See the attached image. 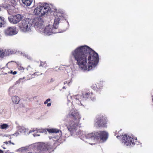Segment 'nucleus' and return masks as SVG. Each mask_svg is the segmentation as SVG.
<instances>
[{
    "label": "nucleus",
    "mask_w": 153,
    "mask_h": 153,
    "mask_svg": "<svg viewBox=\"0 0 153 153\" xmlns=\"http://www.w3.org/2000/svg\"><path fill=\"white\" fill-rule=\"evenodd\" d=\"M71 53L79 69L83 71L94 70L99 61L98 53L85 45L77 47Z\"/></svg>",
    "instance_id": "1"
},
{
    "label": "nucleus",
    "mask_w": 153,
    "mask_h": 153,
    "mask_svg": "<svg viewBox=\"0 0 153 153\" xmlns=\"http://www.w3.org/2000/svg\"><path fill=\"white\" fill-rule=\"evenodd\" d=\"M68 115L72 120L69 122L67 127L71 135L75 133L77 135H81L80 136H79L81 139L85 142H87L85 141V139L91 140L100 139L104 141L107 139L108 134L105 131L94 132L85 134H83L82 131L80 130L77 131L78 127H80L79 122L81 118V115L77 110H75L73 108H72L69 111Z\"/></svg>",
    "instance_id": "2"
},
{
    "label": "nucleus",
    "mask_w": 153,
    "mask_h": 153,
    "mask_svg": "<svg viewBox=\"0 0 153 153\" xmlns=\"http://www.w3.org/2000/svg\"><path fill=\"white\" fill-rule=\"evenodd\" d=\"M44 22L43 19L40 17L33 19L26 18L22 21L19 27L24 32H29L31 31L33 27L38 32H39L42 27H44Z\"/></svg>",
    "instance_id": "3"
},
{
    "label": "nucleus",
    "mask_w": 153,
    "mask_h": 153,
    "mask_svg": "<svg viewBox=\"0 0 153 153\" xmlns=\"http://www.w3.org/2000/svg\"><path fill=\"white\" fill-rule=\"evenodd\" d=\"M53 146L49 143H35L29 146L22 147L17 150V152H24L25 151H33L28 153H49L52 151Z\"/></svg>",
    "instance_id": "4"
},
{
    "label": "nucleus",
    "mask_w": 153,
    "mask_h": 153,
    "mask_svg": "<svg viewBox=\"0 0 153 153\" xmlns=\"http://www.w3.org/2000/svg\"><path fill=\"white\" fill-rule=\"evenodd\" d=\"M52 9L50 6L46 3H40L35 9L33 13L35 15L39 17L42 16L45 14L52 16L55 12H53Z\"/></svg>",
    "instance_id": "5"
},
{
    "label": "nucleus",
    "mask_w": 153,
    "mask_h": 153,
    "mask_svg": "<svg viewBox=\"0 0 153 153\" xmlns=\"http://www.w3.org/2000/svg\"><path fill=\"white\" fill-rule=\"evenodd\" d=\"M74 101L79 105H83L82 101L90 100L94 101L96 100L95 94L92 92L89 91H86L85 93H83L81 95H77L73 97Z\"/></svg>",
    "instance_id": "6"
},
{
    "label": "nucleus",
    "mask_w": 153,
    "mask_h": 153,
    "mask_svg": "<svg viewBox=\"0 0 153 153\" xmlns=\"http://www.w3.org/2000/svg\"><path fill=\"white\" fill-rule=\"evenodd\" d=\"M58 26L53 22L52 25L48 24L46 27H43L39 32L43 33L45 35L50 36L52 33H59L62 32L58 29Z\"/></svg>",
    "instance_id": "7"
},
{
    "label": "nucleus",
    "mask_w": 153,
    "mask_h": 153,
    "mask_svg": "<svg viewBox=\"0 0 153 153\" xmlns=\"http://www.w3.org/2000/svg\"><path fill=\"white\" fill-rule=\"evenodd\" d=\"M53 11L55 13L52 14L55 17L54 20V23L56 25L59 26V25L60 22H61L62 20H65L66 21L68 26H69V23L67 21H66V15L64 13V11L62 9H59L58 10L52 8Z\"/></svg>",
    "instance_id": "8"
},
{
    "label": "nucleus",
    "mask_w": 153,
    "mask_h": 153,
    "mask_svg": "<svg viewBox=\"0 0 153 153\" xmlns=\"http://www.w3.org/2000/svg\"><path fill=\"white\" fill-rule=\"evenodd\" d=\"M122 137L121 143L124 146L131 147L137 144V138L136 137H134L133 135L129 136L125 134L123 135Z\"/></svg>",
    "instance_id": "9"
},
{
    "label": "nucleus",
    "mask_w": 153,
    "mask_h": 153,
    "mask_svg": "<svg viewBox=\"0 0 153 153\" xmlns=\"http://www.w3.org/2000/svg\"><path fill=\"white\" fill-rule=\"evenodd\" d=\"M108 122L107 117L103 115H100L95 119L94 125L97 127L107 128Z\"/></svg>",
    "instance_id": "10"
},
{
    "label": "nucleus",
    "mask_w": 153,
    "mask_h": 153,
    "mask_svg": "<svg viewBox=\"0 0 153 153\" xmlns=\"http://www.w3.org/2000/svg\"><path fill=\"white\" fill-rule=\"evenodd\" d=\"M23 18L24 16L23 15L18 14L8 17V19L11 23L15 24L19 23L22 20H23Z\"/></svg>",
    "instance_id": "11"
},
{
    "label": "nucleus",
    "mask_w": 153,
    "mask_h": 153,
    "mask_svg": "<svg viewBox=\"0 0 153 153\" xmlns=\"http://www.w3.org/2000/svg\"><path fill=\"white\" fill-rule=\"evenodd\" d=\"M16 28L14 27H9L4 30V33L6 36H12L16 35L17 32Z\"/></svg>",
    "instance_id": "12"
},
{
    "label": "nucleus",
    "mask_w": 153,
    "mask_h": 153,
    "mask_svg": "<svg viewBox=\"0 0 153 153\" xmlns=\"http://www.w3.org/2000/svg\"><path fill=\"white\" fill-rule=\"evenodd\" d=\"M15 53V52L14 51L10 50H0V59H3L4 56H9L10 54H14Z\"/></svg>",
    "instance_id": "13"
},
{
    "label": "nucleus",
    "mask_w": 153,
    "mask_h": 153,
    "mask_svg": "<svg viewBox=\"0 0 153 153\" xmlns=\"http://www.w3.org/2000/svg\"><path fill=\"white\" fill-rule=\"evenodd\" d=\"M17 128L18 129V131L21 133H24V135H28L29 134L31 133L32 132H34L35 131L34 130H30L29 132H28V129L26 128L23 126H17Z\"/></svg>",
    "instance_id": "14"
},
{
    "label": "nucleus",
    "mask_w": 153,
    "mask_h": 153,
    "mask_svg": "<svg viewBox=\"0 0 153 153\" xmlns=\"http://www.w3.org/2000/svg\"><path fill=\"white\" fill-rule=\"evenodd\" d=\"M103 87L102 82H100L99 83H96L91 86L92 88L97 92H100L102 89Z\"/></svg>",
    "instance_id": "15"
},
{
    "label": "nucleus",
    "mask_w": 153,
    "mask_h": 153,
    "mask_svg": "<svg viewBox=\"0 0 153 153\" xmlns=\"http://www.w3.org/2000/svg\"><path fill=\"white\" fill-rule=\"evenodd\" d=\"M16 88L14 85L10 87L8 90V94L11 96L14 94L16 92Z\"/></svg>",
    "instance_id": "16"
},
{
    "label": "nucleus",
    "mask_w": 153,
    "mask_h": 153,
    "mask_svg": "<svg viewBox=\"0 0 153 153\" xmlns=\"http://www.w3.org/2000/svg\"><path fill=\"white\" fill-rule=\"evenodd\" d=\"M48 132L49 133H59V131H60L59 134L60 135V136L62 135V133L61 131L60 130L56 128H51L48 129Z\"/></svg>",
    "instance_id": "17"
},
{
    "label": "nucleus",
    "mask_w": 153,
    "mask_h": 153,
    "mask_svg": "<svg viewBox=\"0 0 153 153\" xmlns=\"http://www.w3.org/2000/svg\"><path fill=\"white\" fill-rule=\"evenodd\" d=\"M12 100L13 102L15 104H18L20 101L19 97L16 96H12Z\"/></svg>",
    "instance_id": "18"
},
{
    "label": "nucleus",
    "mask_w": 153,
    "mask_h": 153,
    "mask_svg": "<svg viewBox=\"0 0 153 153\" xmlns=\"http://www.w3.org/2000/svg\"><path fill=\"white\" fill-rule=\"evenodd\" d=\"M22 3L26 6H30L33 0H22Z\"/></svg>",
    "instance_id": "19"
},
{
    "label": "nucleus",
    "mask_w": 153,
    "mask_h": 153,
    "mask_svg": "<svg viewBox=\"0 0 153 153\" xmlns=\"http://www.w3.org/2000/svg\"><path fill=\"white\" fill-rule=\"evenodd\" d=\"M4 20V17H0V27H4L6 25V23H5Z\"/></svg>",
    "instance_id": "20"
},
{
    "label": "nucleus",
    "mask_w": 153,
    "mask_h": 153,
    "mask_svg": "<svg viewBox=\"0 0 153 153\" xmlns=\"http://www.w3.org/2000/svg\"><path fill=\"white\" fill-rule=\"evenodd\" d=\"M17 65V68L19 70L22 71L25 69V68L22 66L21 64L19 62H15Z\"/></svg>",
    "instance_id": "21"
},
{
    "label": "nucleus",
    "mask_w": 153,
    "mask_h": 153,
    "mask_svg": "<svg viewBox=\"0 0 153 153\" xmlns=\"http://www.w3.org/2000/svg\"><path fill=\"white\" fill-rule=\"evenodd\" d=\"M9 127V126L7 124L4 123L0 125V128L1 129H6Z\"/></svg>",
    "instance_id": "22"
},
{
    "label": "nucleus",
    "mask_w": 153,
    "mask_h": 153,
    "mask_svg": "<svg viewBox=\"0 0 153 153\" xmlns=\"http://www.w3.org/2000/svg\"><path fill=\"white\" fill-rule=\"evenodd\" d=\"M39 66H42V67L46 68L47 67V66L46 62L45 61L44 62H43L42 61H40V64L39 65Z\"/></svg>",
    "instance_id": "23"
},
{
    "label": "nucleus",
    "mask_w": 153,
    "mask_h": 153,
    "mask_svg": "<svg viewBox=\"0 0 153 153\" xmlns=\"http://www.w3.org/2000/svg\"><path fill=\"white\" fill-rule=\"evenodd\" d=\"M22 54L24 56H25L26 58H27V59L29 60H31V58L27 54H26L24 53H22Z\"/></svg>",
    "instance_id": "24"
},
{
    "label": "nucleus",
    "mask_w": 153,
    "mask_h": 153,
    "mask_svg": "<svg viewBox=\"0 0 153 153\" xmlns=\"http://www.w3.org/2000/svg\"><path fill=\"white\" fill-rule=\"evenodd\" d=\"M25 78L24 77L22 78H20L16 82V84H19L21 82H23V81H22V80Z\"/></svg>",
    "instance_id": "25"
},
{
    "label": "nucleus",
    "mask_w": 153,
    "mask_h": 153,
    "mask_svg": "<svg viewBox=\"0 0 153 153\" xmlns=\"http://www.w3.org/2000/svg\"><path fill=\"white\" fill-rule=\"evenodd\" d=\"M71 81V80H68V81H66L64 82V85L67 84L69 86Z\"/></svg>",
    "instance_id": "26"
},
{
    "label": "nucleus",
    "mask_w": 153,
    "mask_h": 153,
    "mask_svg": "<svg viewBox=\"0 0 153 153\" xmlns=\"http://www.w3.org/2000/svg\"><path fill=\"white\" fill-rule=\"evenodd\" d=\"M20 134L19 133V132L18 131H17L16 132V133H15L13 134H11V135H13V136H16V137L20 135Z\"/></svg>",
    "instance_id": "27"
},
{
    "label": "nucleus",
    "mask_w": 153,
    "mask_h": 153,
    "mask_svg": "<svg viewBox=\"0 0 153 153\" xmlns=\"http://www.w3.org/2000/svg\"><path fill=\"white\" fill-rule=\"evenodd\" d=\"M37 132L43 133L45 132V130L43 129H39L37 130Z\"/></svg>",
    "instance_id": "28"
},
{
    "label": "nucleus",
    "mask_w": 153,
    "mask_h": 153,
    "mask_svg": "<svg viewBox=\"0 0 153 153\" xmlns=\"http://www.w3.org/2000/svg\"><path fill=\"white\" fill-rule=\"evenodd\" d=\"M51 101V99L50 98H48L44 102L45 104H46L48 103V102Z\"/></svg>",
    "instance_id": "29"
},
{
    "label": "nucleus",
    "mask_w": 153,
    "mask_h": 153,
    "mask_svg": "<svg viewBox=\"0 0 153 153\" xmlns=\"http://www.w3.org/2000/svg\"><path fill=\"white\" fill-rule=\"evenodd\" d=\"M55 80L53 78H51L50 80L48 81V82L49 83L52 82L54 81Z\"/></svg>",
    "instance_id": "30"
},
{
    "label": "nucleus",
    "mask_w": 153,
    "mask_h": 153,
    "mask_svg": "<svg viewBox=\"0 0 153 153\" xmlns=\"http://www.w3.org/2000/svg\"><path fill=\"white\" fill-rule=\"evenodd\" d=\"M31 67H30V65H28V66L27 67V68H26V69L27 70V71H29V70H31Z\"/></svg>",
    "instance_id": "31"
},
{
    "label": "nucleus",
    "mask_w": 153,
    "mask_h": 153,
    "mask_svg": "<svg viewBox=\"0 0 153 153\" xmlns=\"http://www.w3.org/2000/svg\"><path fill=\"white\" fill-rule=\"evenodd\" d=\"M11 73L13 74V75H15L16 74L17 72L16 71H14L13 72V71H11Z\"/></svg>",
    "instance_id": "32"
},
{
    "label": "nucleus",
    "mask_w": 153,
    "mask_h": 153,
    "mask_svg": "<svg viewBox=\"0 0 153 153\" xmlns=\"http://www.w3.org/2000/svg\"><path fill=\"white\" fill-rule=\"evenodd\" d=\"M34 137H35L36 136H40V135L37 134H33Z\"/></svg>",
    "instance_id": "33"
},
{
    "label": "nucleus",
    "mask_w": 153,
    "mask_h": 153,
    "mask_svg": "<svg viewBox=\"0 0 153 153\" xmlns=\"http://www.w3.org/2000/svg\"><path fill=\"white\" fill-rule=\"evenodd\" d=\"M4 136H5V137H10V139H11V137H10V135H8V134H5L4 135Z\"/></svg>",
    "instance_id": "34"
},
{
    "label": "nucleus",
    "mask_w": 153,
    "mask_h": 153,
    "mask_svg": "<svg viewBox=\"0 0 153 153\" xmlns=\"http://www.w3.org/2000/svg\"><path fill=\"white\" fill-rule=\"evenodd\" d=\"M51 103H48V104L47 105V106L48 107H49V106H51Z\"/></svg>",
    "instance_id": "35"
},
{
    "label": "nucleus",
    "mask_w": 153,
    "mask_h": 153,
    "mask_svg": "<svg viewBox=\"0 0 153 153\" xmlns=\"http://www.w3.org/2000/svg\"><path fill=\"white\" fill-rule=\"evenodd\" d=\"M62 89H66L65 87V86H64L62 87Z\"/></svg>",
    "instance_id": "36"
},
{
    "label": "nucleus",
    "mask_w": 153,
    "mask_h": 153,
    "mask_svg": "<svg viewBox=\"0 0 153 153\" xmlns=\"http://www.w3.org/2000/svg\"><path fill=\"white\" fill-rule=\"evenodd\" d=\"M0 153H3V151L0 149Z\"/></svg>",
    "instance_id": "37"
},
{
    "label": "nucleus",
    "mask_w": 153,
    "mask_h": 153,
    "mask_svg": "<svg viewBox=\"0 0 153 153\" xmlns=\"http://www.w3.org/2000/svg\"><path fill=\"white\" fill-rule=\"evenodd\" d=\"M8 143V142L6 141V142H4V143H5V144H7Z\"/></svg>",
    "instance_id": "38"
},
{
    "label": "nucleus",
    "mask_w": 153,
    "mask_h": 153,
    "mask_svg": "<svg viewBox=\"0 0 153 153\" xmlns=\"http://www.w3.org/2000/svg\"><path fill=\"white\" fill-rule=\"evenodd\" d=\"M120 137V136H118H118H117V138H118V139H119V137Z\"/></svg>",
    "instance_id": "39"
},
{
    "label": "nucleus",
    "mask_w": 153,
    "mask_h": 153,
    "mask_svg": "<svg viewBox=\"0 0 153 153\" xmlns=\"http://www.w3.org/2000/svg\"><path fill=\"white\" fill-rule=\"evenodd\" d=\"M8 142L10 144H11V141H10V140Z\"/></svg>",
    "instance_id": "40"
},
{
    "label": "nucleus",
    "mask_w": 153,
    "mask_h": 153,
    "mask_svg": "<svg viewBox=\"0 0 153 153\" xmlns=\"http://www.w3.org/2000/svg\"><path fill=\"white\" fill-rule=\"evenodd\" d=\"M54 138V137H51V138H50V137H49V138H50V139H51V138Z\"/></svg>",
    "instance_id": "41"
},
{
    "label": "nucleus",
    "mask_w": 153,
    "mask_h": 153,
    "mask_svg": "<svg viewBox=\"0 0 153 153\" xmlns=\"http://www.w3.org/2000/svg\"><path fill=\"white\" fill-rule=\"evenodd\" d=\"M11 144H12L13 145H14V143H12V142H11Z\"/></svg>",
    "instance_id": "42"
},
{
    "label": "nucleus",
    "mask_w": 153,
    "mask_h": 153,
    "mask_svg": "<svg viewBox=\"0 0 153 153\" xmlns=\"http://www.w3.org/2000/svg\"><path fill=\"white\" fill-rule=\"evenodd\" d=\"M3 148L4 149H5V148H4V147H3Z\"/></svg>",
    "instance_id": "43"
},
{
    "label": "nucleus",
    "mask_w": 153,
    "mask_h": 153,
    "mask_svg": "<svg viewBox=\"0 0 153 153\" xmlns=\"http://www.w3.org/2000/svg\"><path fill=\"white\" fill-rule=\"evenodd\" d=\"M1 69H2V68H0V71H1Z\"/></svg>",
    "instance_id": "44"
},
{
    "label": "nucleus",
    "mask_w": 153,
    "mask_h": 153,
    "mask_svg": "<svg viewBox=\"0 0 153 153\" xmlns=\"http://www.w3.org/2000/svg\"><path fill=\"white\" fill-rule=\"evenodd\" d=\"M33 74V75H35V73H34Z\"/></svg>",
    "instance_id": "45"
}]
</instances>
